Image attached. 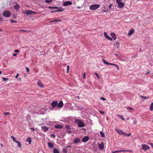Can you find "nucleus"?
I'll list each match as a JSON object with an SVG mask.
<instances>
[{
    "label": "nucleus",
    "mask_w": 153,
    "mask_h": 153,
    "mask_svg": "<svg viewBox=\"0 0 153 153\" xmlns=\"http://www.w3.org/2000/svg\"><path fill=\"white\" fill-rule=\"evenodd\" d=\"M67 132L69 134H70L71 133V130H69Z\"/></svg>",
    "instance_id": "obj_50"
},
{
    "label": "nucleus",
    "mask_w": 153,
    "mask_h": 153,
    "mask_svg": "<svg viewBox=\"0 0 153 153\" xmlns=\"http://www.w3.org/2000/svg\"><path fill=\"white\" fill-rule=\"evenodd\" d=\"M16 143H17L18 146V147L19 148H21L22 147L21 144L19 141H18Z\"/></svg>",
    "instance_id": "obj_31"
},
{
    "label": "nucleus",
    "mask_w": 153,
    "mask_h": 153,
    "mask_svg": "<svg viewBox=\"0 0 153 153\" xmlns=\"http://www.w3.org/2000/svg\"><path fill=\"white\" fill-rule=\"evenodd\" d=\"M30 129L31 130L33 131H34L35 130L33 128H30Z\"/></svg>",
    "instance_id": "obj_57"
},
{
    "label": "nucleus",
    "mask_w": 153,
    "mask_h": 153,
    "mask_svg": "<svg viewBox=\"0 0 153 153\" xmlns=\"http://www.w3.org/2000/svg\"><path fill=\"white\" fill-rule=\"evenodd\" d=\"M115 130L116 132H117L119 134L123 135V131L117 128H116L115 129Z\"/></svg>",
    "instance_id": "obj_15"
},
{
    "label": "nucleus",
    "mask_w": 153,
    "mask_h": 153,
    "mask_svg": "<svg viewBox=\"0 0 153 153\" xmlns=\"http://www.w3.org/2000/svg\"><path fill=\"white\" fill-rule=\"evenodd\" d=\"M141 146H142V149L144 150L145 151H146V150L147 149H149L150 147L149 146H148L146 145L145 144H143L141 145Z\"/></svg>",
    "instance_id": "obj_7"
},
{
    "label": "nucleus",
    "mask_w": 153,
    "mask_h": 153,
    "mask_svg": "<svg viewBox=\"0 0 153 153\" xmlns=\"http://www.w3.org/2000/svg\"><path fill=\"white\" fill-rule=\"evenodd\" d=\"M76 122L78 124V126L79 127H83L85 126L84 123L82 122L79 119H77L75 120Z\"/></svg>",
    "instance_id": "obj_1"
},
{
    "label": "nucleus",
    "mask_w": 153,
    "mask_h": 153,
    "mask_svg": "<svg viewBox=\"0 0 153 153\" xmlns=\"http://www.w3.org/2000/svg\"><path fill=\"white\" fill-rule=\"evenodd\" d=\"M104 35L105 38L108 39V40H112V39L107 34V33L105 32L104 33Z\"/></svg>",
    "instance_id": "obj_11"
},
{
    "label": "nucleus",
    "mask_w": 153,
    "mask_h": 153,
    "mask_svg": "<svg viewBox=\"0 0 153 153\" xmlns=\"http://www.w3.org/2000/svg\"><path fill=\"white\" fill-rule=\"evenodd\" d=\"M37 83V85L40 87H42V88L43 87V85H42L41 82L40 81L38 80Z\"/></svg>",
    "instance_id": "obj_20"
},
{
    "label": "nucleus",
    "mask_w": 153,
    "mask_h": 153,
    "mask_svg": "<svg viewBox=\"0 0 153 153\" xmlns=\"http://www.w3.org/2000/svg\"><path fill=\"white\" fill-rule=\"evenodd\" d=\"M2 19L1 18H0V21H2Z\"/></svg>",
    "instance_id": "obj_63"
},
{
    "label": "nucleus",
    "mask_w": 153,
    "mask_h": 153,
    "mask_svg": "<svg viewBox=\"0 0 153 153\" xmlns=\"http://www.w3.org/2000/svg\"><path fill=\"white\" fill-rule=\"evenodd\" d=\"M19 31H23L24 32H28L29 31L27 30H19Z\"/></svg>",
    "instance_id": "obj_41"
},
{
    "label": "nucleus",
    "mask_w": 153,
    "mask_h": 153,
    "mask_svg": "<svg viewBox=\"0 0 153 153\" xmlns=\"http://www.w3.org/2000/svg\"><path fill=\"white\" fill-rule=\"evenodd\" d=\"M19 50H15L14 51L16 53H19Z\"/></svg>",
    "instance_id": "obj_49"
},
{
    "label": "nucleus",
    "mask_w": 153,
    "mask_h": 153,
    "mask_svg": "<svg viewBox=\"0 0 153 153\" xmlns=\"http://www.w3.org/2000/svg\"><path fill=\"white\" fill-rule=\"evenodd\" d=\"M17 55V54L16 53H14L13 54V56H16Z\"/></svg>",
    "instance_id": "obj_61"
},
{
    "label": "nucleus",
    "mask_w": 153,
    "mask_h": 153,
    "mask_svg": "<svg viewBox=\"0 0 153 153\" xmlns=\"http://www.w3.org/2000/svg\"><path fill=\"white\" fill-rule=\"evenodd\" d=\"M11 13L9 11H4L3 13V15L4 17H8L10 16Z\"/></svg>",
    "instance_id": "obj_4"
},
{
    "label": "nucleus",
    "mask_w": 153,
    "mask_h": 153,
    "mask_svg": "<svg viewBox=\"0 0 153 153\" xmlns=\"http://www.w3.org/2000/svg\"><path fill=\"white\" fill-rule=\"evenodd\" d=\"M10 22L12 23H16L17 22V21L16 20H15L13 19H11Z\"/></svg>",
    "instance_id": "obj_38"
},
{
    "label": "nucleus",
    "mask_w": 153,
    "mask_h": 153,
    "mask_svg": "<svg viewBox=\"0 0 153 153\" xmlns=\"http://www.w3.org/2000/svg\"><path fill=\"white\" fill-rule=\"evenodd\" d=\"M127 133H126L124 132H123V135L124 136H127Z\"/></svg>",
    "instance_id": "obj_46"
},
{
    "label": "nucleus",
    "mask_w": 153,
    "mask_h": 153,
    "mask_svg": "<svg viewBox=\"0 0 153 153\" xmlns=\"http://www.w3.org/2000/svg\"><path fill=\"white\" fill-rule=\"evenodd\" d=\"M61 21L59 19H55L53 21H50V23L52 22H61Z\"/></svg>",
    "instance_id": "obj_32"
},
{
    "label": "nucleus",
    "mask_w": 153,
    "mask_h": 153,
    "mask_svg": "<svg viewBox=\"0 0 153 153\" xmlns=\"http://www.w3.org/2000/svg\"><path fill=\"white\" fill-rule=\"evenodd\" d=\"M99 112L101 114H104V112L102 111H99Z\"/></svg>",
    "instance_id": "obj_55"
},
{
    "label": "nucleus",
    "mask_w": 153,
    "mask_h": 153,
    "mask_svg": "<svg viewBox=\"0 0 153 153\" xmlns=\"http://www.w3.org/2000/svg\"><path fill=\"white\" fill-rule=\"evenodd\" d=\"M4 114L5 115H9L10 114V113H9V112H5L4 113Z\"/></svg>",
    "instance_id": "obj_51"
},
{
    "label": "nucleus",
    "mask_w": 153,
    "mask_h": 153,
    "mask_svg": "<svg viewBox=\"0 0 153 153\" xmlns=\"http://www.w3.org/2000/svg\"><path fill=\"white\" fill-rule=\"evenodd\" d=\"M53 152L54 153H59V150L56 148H54L53 149Z\"/></svg>",
    "instance_id": "obj_27"
},
{
    "label": "nucleus",
    "mask_w": 153,
    "mask_h": 153,
    "mask_svg": "<svg viewBox=\"0 0 153 153\" xmlns=\"http://www.w3.org/2000/svg\"><path fill=\"white\" fill-rule=\"evenodd\" d=\"M55 127L56 128L61 129L62 128L63 126L62 125H58L55 126Z\"/></svg>",
    "instance_id": "obj_23"
},
{
    "label": "nucleus",
    "mask_w": 153,
    "mask_h": 153,
    "mask_svg": "<svg viewBox=\"0 0 153 153\" xmlns=\"http://www.w3.org/2000/svg\"><path fill=\"white\" fill-rule=\"evenodd\" d=\"M117 115L121 119L124 121L125 120V119L123 118V115H121L118 114H117Z\"/></svg>",
    "instance_id": "obj_25"
},
{
    "label": "nucleus",
    "mask_w": 153,
    "mask_h": 153,
    "mask_svg": "<svg viewBox=\"0 0 153 153\" xmlns=\"http://www.w3.org/2000/svg\"><path fill=\"white\" fill-rule=\"evenodd\" d=\"M24 13L30 15L32 14L35 13L36 12L30 10H26L25 12H23Z\"/></svg>",
    "instance_id": "obj_6"
},
{
    "label": "nucleus",
    "mask_w": 153,
    "mask_h": 153,
    "mask_svg": "<svg viewBox=\"0 0 153 153\" xmlns=\"http://www.w3.org/2000/svg\"><path fill=\"white\" fill-rule=\"evenodd\" d=\"M83 78L84 79H85V73H84L83 74Z\"/></svg>",
    "instance_id": "obj_52"
},
{
    "label": "nucleus",
    "mask_w": 153,
    "mask_h": 153,
    "mask_svg": "<svg viewBox=\"0 0 153 153\" xmlns=\"http://www.w3.org/2000/svg\"><path fill=\"white\" fill-rule=\"evenodd\" d=\"M58 7H48V8L50 9H57L58 8Z\"/></svg>",
    "instance_id": "obj_36"
},
{
    "label": "nucleus",
    "mask_w": 153,
    "mask_h": 153,
    "mask_svg": "<svg viewBox=\"0 0 153 153\" xmlns=\"http://www.w3.org/2000/svg\"><path fill=\"white\" fill-rule=\"evenodd\" d=\"M112 5L111 4H110L109 6V8L110 9H113V8H111V7H112Z\"/></svg>",
    "instance_id": "obj_54"
},
{
    "label": "nucleus",
    "mask_w": 153,
    "mask_h": 153,
    "mask_svg": "<svg viewBox=\"0 0 153 153\" xmlns=\"http://www.w3.org/2000/svg\"><path fill=\"white\" fill-rule=\"evenodd\" d=\"M57 107L58 108H61L63 106V103L62 101H60L59 104L58 103L57 105Z\"/></svg>",
    "instance_id": "obj_13"
},
{
    "label": "nucleus",
    "mask_w": 153,
    "mask_h": 153,
    "mask_svg": "<svg viewBox=\"0 0 153 153\" xmlns=\"http://www.w3.org/2000/svg\"><path fill=\"white\" fill-rule=\"evenodd\" d=\"M53 1V0H45V2L47 3H51Z\"/></svg>",
    "instance_id": "obj_34"
},
{
    "label": "nucleus",
    "mask_w": 153,
    "mask_h": 153,
    "mask_svg": "<svg viewBox=\"0 0 153 153\" xmlns=\"http://www.w3.org/2000/svg\"><path fill=\"white\" fill-rule=\"evenodd\" d=\"M132 152V151L130 150H120L117 151H112V153H115L117 152Z\"/></svg>",
    "instance_id": "obj_5"
},
{
    "label": "nucleus",
    "mask_w": 153,
    "mask_h": 153,
    "mask_svg": "<svg viewBox=\"0 0 153 153\" xmlns=\"http://www.w3.org/2000/svg\"><path fill=\"white\" fill-rule=\"evenodd\" d=\"M94 74L96 76L99 78V79L100 77L99 76V75L98 74V73H94Z\"/></svg>",
    "instance_id": "obj_42"
},
{
    "label": "nucleus",
    "mask_w": 153,
    "mask_h": 153,
    "mask_svg": "<svg viewBox=\"0 0 153 153\" xmlns=\"http://www.w3.org/2000/svg\"><path fill=\"white\" fill-rule=\"evenodd\" d=\"M134 119V122H133V124H136L137 123V121L136 120V119L135 118Z\"/></svg>",
    "instance_id": "obj_47"
},
{
    "label": "nucleus",
    "mask_w": 153,
    "mask_h": 153,
    "mask_svg": "<svg viewBox=\"0 0 153 153\" xmlns=\"http://www.w3.org/2000/svg\"><path fill=\"white\" fill-rule=\"evenodd\" d=\"M94 151H95V152H97V149H94Z\"/></svg>",
    "instance_id": "obj_62"
},
{
    "label": "nucleus",
    "mask_w": 153,
    "mask_h": 153,
    "mask_svg": "<svg viewBox=\"0 0 153 153\" xmlns=\"http://www.w3.org/2000/svg\"><path fill=\"white\" fill-rule=\"evenodd\" d=\"M116 45H117L118 46L119 45L120 43L119 42H116Z\"/></svg>",
    "instance_id": "obj_56"
},
{
    "label": "nucleus",
    "mask_w": 153,
    "mask_h": 153,
    "mask_svg": "<svg viewBox=\"0 0 153 153\" xmlns=\"http://www.w3.org/2000/svg\"><path fill=\"white\" fill-rule=\"evenodd\" d=\"M131 135V134L130 133V134H127V136H128V137H129V136H130Z\"/></svg>",
    "instance_id": "obj_59"
},
{
    "label": "nucleus",
    "mask_w": 153,
    "mask_h": 153,
    "mask_svg": "<svg viewBox=\"0 0 153 153\" xmlns=\"http://www.w3.org/2000/svg\"><path fill=\"white\" fill-rule=\"evenodd\" d=\"M103 62L106 65H111L113 66H114L116 67L118 70H119V68L118 66L116 64L114 63H109L107 62L105 59H103Z\"/></svg>",
    "instance_id": "obj_3"
},
{
    "label": "nucleus",
    "mask_w": 153,
    "mask_h": 153,
    "mask_svg": "<svg viewBox=\"0 0 153 153\" xmlns=\"http://www.w3.org/2000/svg\"><path fill=\"white\" fill-rule=\"evenodd\" d=\"M58 104L57 102L55 101L52 102L51 104V106L53 108H55Z\"/></svg>",
    "instance_id": "obj_10"
},
{
    "label": "nucleus",
    "mask_w": 153,
    "mask_h": 153,
    "mask_svg": "<svg viewBox=\"0 0 153 153\" xmlns=\"http://www.w3.org/2000/svg\"><path fill=\"white\" fill-rule=\"evenodd\" d=\"M11 138L13 139V141L16 143L18 141V140H17L16 139V138L12 136H11Z\"/></svg>",
    "instance_id": "obj_26"
},
{
    "label": "nucleus",
    "mask_w": 153,
    "mask_h": 153,
    "mask_svg": "<svg viewBox=\"0 0 153 153\" xmlns=\"http://www.w3.org/2000/svg\"><path fill=\"white\" fill-rule=\"evenodd\" d=\"M72 4V2L69 1H67L64 2L63 5L64 6H67L68 5H71Z\"/></svg>",
    "instance_id": "obj_9"
},
{
    "label": "nucleus",
    "mask_w": 153,
    "mask_h": 153,
    "mask_svg": "<svg viewBox=\"0 0 153 153\" xmlns=\"http://www.w3.org/2000/svg\"><path fill=\"white\" fill-rule=\"evenodd\" d=\"M100 7V5L98 4H93L91 5L89 9L91 10H95Z\"/></svg>",
    "instance_id": "obj_2"
},
{
    "label": "nucleus",
    "mask_w": 153,
    "mask_h": 153,
    "mask_svg": "<svg viewBox=\"0 0 153 153\" xmlns=\"http://www.w3.org/2000/svg\"><path fill=\"white\" fill-rule=\"evenodd\" d=\"M88 140L89 137L88 136H85L83 138L82 141L83 142H85L87 141Z\"/></svg>",
    "instance_id": "obj_19"
},
{
    "label": "nucleus",
    "mask_w": 153,
    "mask_h": 153,
    "mask_svg": "<svg viewBox=\"0 0 153 153\" xmlns=\"http://www.w3.org/2000/svg\"><path fill=\"white\" fill-rule=\"evenodd\" d=\"M2 78L3 79V80L4 81H6L9 79L8 78H4L3 77H2Z\"/></svg>",
    "instance_id": "obj_37"
},
{
    "label": "nucleus",
    "mask_w": 153,
    "mask_h": 153,
    "mask_svg": "<svg viewBox=\"0 0 153 153\" xmlns=\"http://www.w3.org/2000/svg\"><path fill=\"white\" fill-rule=\"evenodd\" d=\"M140 97L141 98H142L144 99H147L149 98V97H144V96H141Z\"/></svg>",
    "instance_id": "obj_39"
},
{
    "label": "nucleus",
    "mask_w": 153,
    "mask_h": 153,
    "mask_svg": "<svg viewBox=\"0 0 153 153\" xmlns=\"http://www.w3.org/2000/svg\"><path fill=\"white\" fill-rule=\"evenodd\" d=\"M69 69H70V66L69 65H68L67 66L66 72L67 73H68Z\"/></svg>",
    "instance_id": "obj_33"
},
{
    "label": "nucleus",
    "mask_w": 153,
    "mask_h": 153,
    "mask_svg": "<svg viewBox=\"0 0 153 153\" xmlns=\"http://www.w3.org/2000/svg\"><path fill=\"white\" fill-rule=\"evenodd\" d=\"M111 37L114 39L115 40L117 39V37L115 33H111Z\"/></svg>",
    "instance_id": "obj_18"
},
{
    "label": "nucleus",
    "mask_w": 153,
    "mask_h": 153,
    "mask_svg": "<svg viewBox=\"0 0 153 153\" xmlns=\"http://www.w3.org/2000/svg\"><path fill=\"white\" fill-rule=\"evenodd\" d=\"M67 149L66 148H64L63 149L62 152L63 153H67Z\"/></svg>",
    "instance_id": "obj_35"
},
{
    "label": "nucleus",
    "mask_w": 153,
    "mask_h": 153,
    "mask_svg": "<svg viewBox=\"0 0 153 153\" xmlns=\"http://www.w3.org/2000/svg\"><path fill=\"white\" fill-rule=\"evenodd\" d=\"M26 71L27 72L29 73V69L27 67H26Z\"/></svg>",
    "instance_id": "obj_45"
},
{
    "label": "nucleus",
    "mask_w": 153,
    "mask_h": 153,
    "mask_svg": "<svg viewBox=\"0 0 153 153\" xmlns=\"http://www.w3.org/2000/svg\"><path fill=\"white\" fill-rule=\"evenodd\" d=\"M101 100H102L103 101L105 100L106 99L105 98L103 97H101L100 99Z\"/></svg>",
    "instance_id": "obj_53"
},
{
    "label": "nucleus",
    "mask_w": 153,
    "mask_h": 153,
    "mask_svg": "<svg viewBox=\"0 0 153 153\" xmlns=\"http://www.w3.org/2000/svg\"><path fill=\"white\" fill-rule=\"evenodd\" d=\"M19 74H17L16 76H15V78H17L18 76H19Z\"/></svg>",
    "instance_id": "obj_58"
},
{
    "label": "nucleus",
    "mask_w": 153,
    "mask_h": 153,
    "mask_svg": "<svg viewBox=\"0 0 153 153\" xmlns=\"http://www.w3.org/2000/svg\"><path fill=\"white\" fill-rule=\"evenodd\" d=\"M41 128L44 132H46L48 129V128L46 126H42Z\"/></svg>",
    "instance_id": "obj_14"
},
{
    "label": "nucleus",
    "mask_w": 153,
    "mask_h": 153,
    "mask_svg": "<svg viewBox=\"0 0 153 153\" xmlns=\"http://www.w3.org/2000/svg\"><path fill=\"white\" fill-rule=\"evenodd\" d=\"M51 136L53 138H55L56 137L55 135L53 134H51Z\"/></svg>",
    "instance_id": "obj_48"
},
{
    "label": "nucleus",
    "mask_w": 153,
    "mask_h": 153,
    "mask_svg": "<svg viewBox=\"0 0 153 153\" xmlns=\"http://www.w3.org/2000/svg\"><path fill=\"white\" fill-rule=\"evenodd\" d=\"M48 146L51 148H53L54 147V146L52 143L51 142H48Z\"/></svg>",
    "instance_id": "obj_24"
},
{
    "label": "nucleus",
    "mask_w": 153,
    "mask_h": 153,
    "mask_svg": "<svg viewBox=\"0 0 153 153\" xmlns=\"http://www.w3.org/2000/svg\"><path fill=\"white\" fill-rule=\"evenodd\" d=\"M20 7V6L18 4H16L14 6V9L16 11L19 10Z\"/></svg>",
    "instance_id": "obj_12"
},
{
    "label": "nucleus",
    "mask_w": 153,
    "mask_h": 153,
    "mask_svg": "<svg viewBox=\"0 0 153 153\" xmlns=\"http://www.w3.org/2000/svg\"><path fill=\"white\" fill-rule=\"evenodd\" d=\"M150 73V72L149 71H148L147 72V73H146V74L147 75H148V74L149 73Z\"/></svg>",
    "instance_id": "obj_60"
},
{
    "label": "nucleus",
    "mask_w": 153,
    "mask_h": 153,
    "mask_svg": "<svg viewBox=\"0 0 153 153\" xmlns=\"http://www.w3.org/2000/svg\"><path fill=\"white\" fill-rule=\"evenodd\" d=\"M26 141L28 142L29 143H31V139L30 137H28L26 140Z\"/></svg>",
    "instance_id": "obj_30"
},
{
    "label": "nucleus",
    "mask_w": 153,
    "mask_h": 153,
    "mask_svg": "<svg viewBox=\"0 0 153 153\" xmlns=\"http://www.w3.org/2000/svg\"><path fill=\"white\" fill-rule=\"evenodd\" d=\"M100 134L101 135V136L102 137H104L105 136L104 134L102 131L100 132Z\"/></svg>",
    "instance_id": "obj_29"
},
{
    "label": "nucleus",
    "mask_w": 153,
    "mask_h": 153,
    "mask_svg": "<svg viewBox=\"0 0 153 153\" xmlns=\"http://www.w3.org/2000/svg\"><path fill=\"white\" fill-rule=\"evenodd\" d=\"M80 140L79 138H76L74 139V143L77 144L79 143Z\"/></svg>",
    "instance_id": "obj_21"
},
{
    "label": "nucleus",
    "mask_w": 153,
    "mask_h": 153,
    "mask_svg": "<svg viewBox=\"0 0 153 153\" xmlns=\"http://www.w3.org/2000/svg\"><path fill=\"white\" fill-rule=\"evenodd\" d=\"M127 109H129L130 110H133V108H132V107H131L128 108Z\"/></svg>",
    "instance_id": "obj_43"
},
{
    "label": "nucleus",
    "mask_w": 153,
    "mask_h": 153,
    "mask_svg": "<svg viewBox=\"0 0 153 153\" xmlns=\"http://www.w3.org/2000/svg\"><path fill=\"white\" fill-rule=\"evenodd\" d=\"M70 147H71V146H67V148Z\"/></svg>",
    "instance_id": "obj_64"
},
{
    "label": "nucleus",
    "mask_w": 153,
    "mask_h": 153,
    "mask_svg": "<svg viewBox=\"0 0 153 153\" xmlns=\"http://www.w3.org/2000/svg\"><path fill=\"white\" fill-rule=\"evenodd\" d=\"M65 128L67 129L68 130L70 128V126H66Z\"/></svg>",
    "instance_id": "obj_44"
},
{
    "label": "nucleus",
    "mask_w": 153,
    "mask_h": 153,
    "mask_svg": "<svg viewBox=\"0 0 153 153\" xmlns=\"http://www.w3.org/2000/svg\"><path fill=\"white\" fill-rule=\"evenodd\" d=\"M118 7H119L120 8H122L123 7L124 5V4L123 3L121 2L120 3L118 4Z\"/></svg>",
    "instance_id": "obj_22"
},
{
    "label": "nucleus",
    "mask_w": 153,
    "mask_h": 153,
    "mask_svg": "<svg viewBox=\"0 0 153 153\" xmlns=\"http://www.w3.org/2000/svg\"><path fill=\"white\" fill-rule=\"evenodd\" d=\"M150 110L151 111H153V102L151 104L150 106Z\"/></svg>",
    "instance_id": "obj_28"
},
{
    "label": "nucleus",
    "mask_w": 153,
    "mask_h": 153,
    "mask_svg": "<svg viewBox=\"0 0 153 153\" xmlns=\"http://www.w3.org/2000/svg\"><path fill=\"white\" fill-rule=\"evenodd\" d=\"M58 8H59V9L56 10L52 11H51V13L56 12H58L62 11L64 10L63 9L62 7H60V8L58 7Z\"/></svg>",
    "instance_id": "obj_16"
},
{
    "label": "nucleus",
    "mask_w": 153,
    "mask_h": 153,
    "mask_svg": "<svg viewBox=\"0 0 153 153\" xmlns=\"http://www.w3.org/2000/svg\"><path fill=\"white\" fill-rule=\"evenodd\" d=\"M98 146L100 150H102L104 148V145L103 142H102L100 144H99L98 145Z\"/></svg>",
    "instance_id": "obj_8"
},
{
    "label": "nucleus",
    "mask_w": 153,
    "mask_h": 153,
    "mask_svg": "<svg viewBox=\"0 0 153 153\" xmlns=\"http://www.w3.org/2000/svg\"><path fill=\"white\" fill-rule=\"evenodd\" d=\"M134 31L135 30L134 29H131L129 31V32L128 33V35L129 36L131 35L134 33Z\"/></svg>",
    "instance_id": "obj_17"
},
{
    "label": "nucleus",
    "mask_w": 153,
    "mask_h": 153,
    "mask_svg": "<svg viewBox=\"0 0 153 153\" xmlns=\"http://www.w3.org/2000/svg\"><path fill=\"white\" fill-rule=\"evenodd\" d=\"M122 1V0H116V3L118 4L120 3H121V1Z\"/></svg>",
    "instance_id": "obj_40"
}]
</instances>
